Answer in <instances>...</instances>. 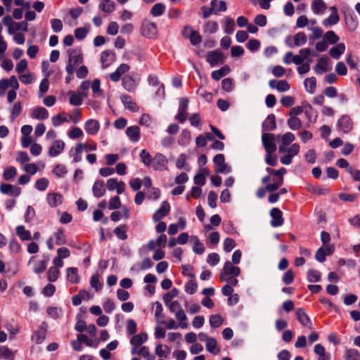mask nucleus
I'll use <instances>...</instances> for the list:
<instances>
[{
    "instance_id": "473e14b6",
    "label": "nucleus",
    "mask_w": 360,
    "mask_h": 360,
    "mask_svg": "<svg viewBox=\"0 0 360 360\" xmlns=\"http://www.w3.org/2000/svg\"><path fill=\"white\" fill-rule=\"evenodd\" d=\"M63 198L62 195L56 193H49L46 198L47 202L51 207H57L60 205L63 202Z\"/></svg>"
},
{
    "instance_id": "dca6fc26",
    "label": "nucleus",
    "mask_w": 360,
    "mask_h": 360,
    "mask_svg": "<svg viewBox=\"0 0 360 360\" xmlns=\"http://www.w3.org/2000/svg\"><path fill=\"white\" fill-rule=\"evenodd\" d=\"M296 316L297 321L303 326L309 329L313 328V324L307 316V313L302 308L297 309L296 311Z\"/></svg>"
},
{
    "instance_id": "052dcab7",
    "label": "nucleus",
    "mask_w": 360,
    "mask_h": 360,
    "mask_svg": "<svg viewBox=\"0 0 360 360\" xmlns=\"http://www.w3.org/2000/svg\"><path fill=\"white\" fill-rule=\"evenodd\" d=\"M17 174V169L15 167L10 166L6 167L3 173V178L6 180H11L13 179Z\"/></svg>"
},
{
    "instance_id": "3c124183",
    "label": "nucleus",
    "mask_w": 360,
    "mask_h": 360,
    "mask_svg": "<svg viewBox=\"0 0 360 360\" xmlns=\"http://www.w3.org/2000/svg\"><path fill=\"white\" fill-rule=\"evenodd\" d=\"M219 29V25L215 21H207L203 28V31L205 33L214 34Z\"/></svg>"
},
{
    "instance_id": "a18cd8bd",
    "label": "nucleus",
    "mask_w": 360,
    "mask_h": 360,
    "mask_svg": "<svg viewBox=\"0 0 360 360\" xmlns=\"http://www.w3.org/2000/svg\"><path fill=\"white\" fill-rule=\"evenodd\" d=\"M205 346L207 350L210 353L217 354L219 352V349L217 348V342L216 339L213 338H210L209 339H207Z\"/></svg>"
},
{
    "instance_id": "c85d7f7f",
    "label": "nucleus",
    "mask_w": 360,
    "mask_h": 360,
    "mask_svg": "<svg viewBox=\"0 0 360 360\" xmlns=\"http://www.w3.org/2000/svg\"><path fill=\"white\" fill-rule=\"evenodd\" d=\"M120 99L126 108L132 111L136 112L139 110V107L132 98L127 95H122Z\"/></svg>"
},
{
    "instance_id": "a211bd4d",
    "label": "nucleus",
    "mask_w": 360,
    "mask_h": 360,
    "mask_svg": "<svg viewBox=\"0 0 360 360\" xmlns=\"http://www.w3.org/2000/svg\"><path fill=\"white\" fill-rule=\"evenodd\" d=\"M330 10L331 11V14L328 18L323 20V25L326 27L335 25L340 21V16L338 13L337 8L332 6L330 8Z\"/></svg>"
},
{
    "instance_id": "49530a36",
    "label": "nucleus",
    "mask_w": 360,
    "mask_h": 360,
    "mask_svg": "<svg viewBox=\"0 0 360 360\" xmlns=\"http://www.w3.org/2000/svg\"><path fill=\"white\" fill-rule=\"evenodd\" d=\"M155 319L159 323H162L164 315L162 314L163 308L159 302H155L153 305Z\"/></svg>"
},
{
    "instance_id": "423d86ee",
    "label": "nucleus",
    "mask_w": 360,
    "mask_h": 360,
    "mask_svg": "<svg viewBox=\"0 0 360 360\" xmlns=\"http://www.w3.org/2000/svg\"><path fill=\"white\" fill-rule=\"evenodd\" d=\"M262 141L266 153L276 152V145L275 143V136L273 134H264L262 136Z\"/></svg>"
},
{
    "instance_id": "864d4df0",
    "label": "nucleus",
    "mask_w": 360,
    "mask_h": 360,
    "mask_svg": "<svg viewBox=\"0 0 360 360\" xmlns=\"http://www.w3.org/2000/svg\"><path fill=\"white\" fill-rule=\"evenodd\" d=\"M165 6L163 4H155L150 10V13L155 17L160 16L165 11Z\"/></svg>"
},
{
    "instance_id": "e433bc0d",
    "label": "nucleus",
    "mask_w": 360,
    "mask_h": 360,
    "mask_svg": "<svg viewBox=\"0 0 360 360\" xmlns=\"http://www.w3.org/2000/svg\"><path fill=\"white\" fill-rule=\"evenodd\" d=\"M68 94L70 95V103L74 106H78L82 105L83 102L82 96H86V94H84L74 91H70Z\"/></svg>"
},
{
    "instance_id": "f03ea898",
    "label": "nucleus",
    "mask_w": 360,
    "mask_h": 360,
    "mask_svg": "<svg viewBox=\"0 0 360 360\" xmlns=\"http://www.w3.org/2000/svg\"><path fill=\"white\" fill-rule=\"evenodd\" d=\"M278 151L283 154L281 158V162L285 165H289L292 163V158L299 153L300 146L297 143H293L288 148L279 146Z\"/></svg>"
},
{
    "instance_id": "6ab92c4d",
    "label": "nucleus",
    "mask_w": 360,
    "mask_h": 360,
    "mask_svg": "<svg viewBox=\"0 0 360 360\" xmlns=\"http://www.w3.org/2000/svg\"><path fill=\"white\" fill-rule=\"evenodd\" d=\"M270 215L272 218L271 225L273 227L281 226L283 224L282 212L278 208H273L270 211Z\"/></svg>"
},
{
    "instance_id": "4468645a",
    "label": "nucleus",
    "mask_w": 360,
    "mask_h": 360,
    "mask_svg": "<svg viewBox=\"0 0 360 360\" xmlns=\"http://www.w3.org/2000/svg\"><path fill=\"white\" fill-rule=\"evenodd\" d=\"M0 191L2 194L17 197L20 195L21 189L20 187L9 184H1L0 185Z\"/></svg>"
},
{
    "instance_id": "7ed1b4c3",
    "label": "nucleus",
    "mask_w": 360,
    "mask_h": 360,
    "mask_svg": "<svg viewBox=\"0 0 360 360\" xmlns=\"http://www.w3.org/2000/svg\"><path fill=\"white\" fill-rule=\"evenodd\" d=\"M240 274V269L238 266H235L229 261L226 262L222 271L220 274V278L221 281H226L230 279L231 277H237Z\"/></svg>"
},
{
    "instance_id": "9d476101",
    "label": "nucleus",
    "mask_w": 360,
    "mask_h": 360,
    "mask_svg": "<svg viewBox=\"0 0 360 360\" xmlns=\"http://www.w3.org/2000/svg\"><path fill=\"white\" fill-rule=\"evenodd\" d=\"M65 147V142L61 139L55 140L50 146L48 154L50 157H56L63 153Z\"/></svg>"
},
{
    "instance_id": "7c9ffc66",
    "label": "nucleus",
    "mask_w": 360,
    "mask_h": 360,
    "mask_svg": "<svg viewBox=\"0 0 360 360\" xmlns=\"http://www.w3.org/2000/svg\"><path fill=\"white\" fill-rule=\"evenodd\" d=\"M98 8L104 13H110L115 10L116 5L111 0H99Z\"/></svg>"
},
{
    "instance_id": "412c9836",
    "label": "nucleus",
    "mask_w": 360,
    "mask_h": 360,
    "mask_svg": "<svg viewBox=\"0 0 360 360\" xmlns=\"http://www.w3.org/2000/svg\"><path fill=\"white\" fill-rule=\"evenodd\" d=\"M100 129V124L98 121L94 119L87 120L84 124V129L89 135H96Z\"/></svg>"
},
{
    "instance_id": "bb28decb",
    "label": "nucleus",
    "mask_w": 360,
    "mask_h": 360,
    "mask_svg": "<svg viewBox=\"0 0 360 360\" xmlns=\"http://www.w3.org/2000/svg\"><path fill=\"white\" fill-rule=\"evenodd\" d=\"M293 38V44H288L290 48H294L296 46H301L304 45L307 41V35L304 32L297 33Z\"/></svg>"
},
{
    "instance_id": "0e129e2a",
    "label": "nucleus",
    "mask_w": 360,
    "mask_h": 360,
    "mask_svg": "<svg viewBox=\"0 0 360 360\" xmlns=\"http://www.w3.org/2000/svg\"><path fill=\"white\" fill-rule=\"evenodd\" d=\"M321 279V274L319 271L310 269L307 273V280L311 283L319 282Z\"/></svg>"
},
{
    "instance_id": "ea45409f",
    "label": "nucleus",
    "mask_w": 360,
    "mask_h": 360,
    "mask_svg": "<svg viewBox=\"0 0 360 360\" xmlns=\"http://www.w3.org/2000/svg\"><path fill=\"white\" fill-rule=\"evenodd\" d=\"M191 241L193 243V251L195 253L202 255L205 252V247L197 236H191Z\"/></svg>"
},
{
    "instance_id": "338daca9",
    "label": "nucleus",
    "mask_w": 360,
    "mask_h": 360,
    "mask_svg": "<svg viewBox=\"0 0 360 360\" xmlns=\"http://www.w3.org/2000/svg\"><path fill=\"white\" fill-rule=\"evenodd\" d=\"M235 29V23L233 18L230 17H226L225 18V25H224V32L226 34H231Z\"/></svg>"
},
{
    "instance_id": "f3484780",
    "label": "nucleus",
    "mask_w": 360,
    "mask_h": 360,
    "mask_svg": "<svg viewBox=\"0 0 360 360\" xmlns=\"http://www.w3.org/2000/svg\"><path fill=\"white\" fill-rule=\"evenodd\" d=\"M139 79L131 75H125L122 78V86L128 91H133L138 84Z\"/></svg>"
},
{
    "instance_id": "680f3d73",
    "label": "nucleus",
    "mask_w": 360,
    "mask_h": 360,
    "mask_svg": "<svg viewBox=\"0 0 360 360\" xmlns=\"http://www.w3.org/2000/svg\"><path fill=\"white\" fill-rule=\"evenodd\" d=\"M302 122L297 117H290L288 120V125L292 130H297L302 127Z\"/></svg>"
},
{
    "instance_id": "c9c22d12",
    "label": "nucleus",
    "mask_w": 360,
    "mask_h": 360,
    "mask_svg": "<svg viewBox=\"0 0 360 360\" xmlns=\"http://www.w3.org/2000/svg\"><path fill=\"white\" fill-rule=\"evenodd\" d=\"M69 117L68 114H67L65 112H63L61 113H59L56 115H54L51 117V122L52 124L55 127H59L62 123L68 122H69Z\"/></svg>"
},
{
    "instance_id": "774afa93",
    "label": "nucleus",
    "mask_w": 360,
    "mask_h": 360,
    "mask_svg": "<svg viewBox=\"0 0 360 360\" xmlns=\"http://www.w3.org/2000/svg\"><path fill=\"white\" fill-rule=\"evenodd\" d=\"M345 358L346 360H360V353L354 349H349L346 352Z\"/></svg>"
},
{
    "instance_id": "f704fd0d",
    "label": "nucleus",
    "mask_w": 360,
    "mask_h": 360,
    "mask_svg": "<svg viewBox=\"0 0 360 360\" xmlns=\"http://www.w3.org/2000/svg\"><path fill=\"white\" fill-rule=\"evenodd\" d=\"M326 8V5L323 0H313L311 3V10L316 15L323 14Z\"/></svg>"
},
{
    "instance_id": "c756f323",
    "label": "nucleus",
    "mask_w": 360,
    "mask_h": 360,
    "mask_svg": "<svg viewBox=\"0 0 360 360\" xmlns=\"http://www.w3.org/2000/svg\"><path fill=\"white\" fill-rule=\"evenodd\" d=\"M114 54L109 51H105L101 53V63L103 68H108L114 60Z\"/></svg>"
},
{
    "instance_id": "4d7b16f0",
    "label": "nucleus",
    "mask_w": 360,
    "mask_h": 360,
    "mask_svg": "<svg viewBox=\"0 0 360 360\" xmlns=\"http://www.w3.org/2000/svg\"><path fill=\"white\" fill-rule=\"evenodd\" d=\"M60 275V270L56 267H50L47 271V278L49 282H55Z\"/></svg>"
},
{
    "instance_id": "bf43d9fd",
    "label": "nucleus",
    "mask_w": 360,
    "mask_h": 360,
    "mask_svg": "<svg viewBox=\"0 0 360 360\" xmlns=\"http://www.w3.org/2000/svg\"><path fill=\"white\" fill-rule=\"evenodd\" d=\"M0 357L6 360H13V352L6 347H0Z\"/></svg>"
},
{
    "instance_id": "5701e85b",
    "label": "nucleus",
    "mask_w": 360,
    "mask_h": 360,
    "mask_svg": "<svg viewBox=\"0 0 360 360\" xmlns=\"http://www.w3.org/2000/svg\"><path fill=\"white\" fill-rule=\"evenodd\" d=\"M31 117L38 120H44L49 117V112L45 108L37 107L32 110Z\"/></svg>"
},
{
    "instance_id": "4be33fe9",
    "label": "nucleus",
    "mask_w": 360,
    "mask_h": 360,
    "mask_svg": "<svg viewBox=\"0 0 360 360\" xmlns=\"http://www.w3.org/2000/svg\"><path fill=\"white\" fill-rule=\"evenodd\" d=\"M209 175V171L206 167H200L193 178V181L198 186H204L206 183V176Z\"/></svg>"
},
{
    "instance_id": "6e6d98bb",
    "label": "nucleus",
    "mask_w": 360,
    "mask_h": 360,
    "mask_svg": "<svg viewBox=\"0 0 360 360\" xmlns=\"http://www.w3.org/2000/svg\"><path fill=\"white\" fill-rule=\"evenodd\" d=\"M114 233L116 237L120 240H124L127 238V226L125 225L116 227L114 230Z\"/></svg>"
},
{
    "instance_id": "f257e3e1",
    "label": "nucleus",
    "mask_w": 360,
    "mask_h": 360,
    "mask_svg": "<svg viewBox=\"0 0 360 360\" xmlns=\"http://www.w3.org/2000/svg\"><path fill=\"white\" fill-rule=\"evenodd\" d=\"M68 61L65 68L66 72L72 75L76 66L83 62V53L80 48H75L68 50Z\"/></svg>"
},
{
    "instance_id": "a19ab883",
    "label": "nucleus",
    "mask_w": 360,
    "mask_h": 360,
    "mask_svg": "<svg viewBox=\"0 0 360 360\" xmlns=\"http://www.w3.org/2000/svg\"><path fill=\"white\" fill-rule=\"evenodd\" d=\"M211 8L215 14L220 11H225L227 8L226 2L221 0H212L211 1Z\"/></svg>"
},
{
    "instance_id": "79ce46f5",
    "label": "nucleus",
    "mask_w": 360,
    "mask_h": 360,
    "mask_svg": "<svg viewBox=\"0 0 360 360\" xmlns=\"http://www.w3.org/2000/svg\"><path fill=\"white\" fill-rule=\"evenodd\" d=\"M15 231L16 235L22 240H30L32 238L30 231L26 230L24 226H18Z\"/></svg>"
},
{
    "instance_id": "09e8293b",
    "label": "nucleus",
    "mask_w": 360,
    "mask_h": 360,
    "mask_svg": "<svg viewBox=\"0 0 360 360\" xmlns=\"http://www.w3.org/2000/svg\"><path fill=\"white\" fill-rule=\"evenodd\" d=\"M345 22L348 30L351 32L355 31L359 25L358 20L354 15L346 16Z\"/></svg>"
},
{
    "instance_id": "a878e982",
    "label": "nucleus",
    "mask_w": 360,
    "mask_h": 360,
    "mask_svg": "<svg viewBox=\"0 0 360 360\" xmlns=\"http://www.w3.org/2000/svg\"><path fill=\"white\" fill-rule=\"evenodd\" d=\"M122 217L126 219L130 217L129 210L126 206H122L121 211H115L110 214V219L113 221H118Z\"/></svg>"
},
{
    "instance_id": "f8f14e48",
    "label": "nucleus",
    "mask_w": 360,
    "mask_h": 360,
    "mask_svg": "<svg viewBox=\"0 0 360 360\" xmlns=\"http://www.w3.org/2000/svg\"><path fill=\"white\" fill-rule=\"evenodd\" d=\"M207 61L212 67L222 63L224 62L223 53L219 50L210 51L207 55Z\"/></svg>"
},
{
    "instance_id": "393cba45",
    "label": "nucleus",
    "mask_w": 360,
    "mask_h": 360,
    "mask_svg": "<svg viewBox=\"0 0 360 360\" xmlns=\"http://www.w3.org/2000/svg\"><path fill=\"white\" fill-rule=\"evenodd\" d=\"M126 134L132 142H138L141 138L140 128L138 126H131L126 130Z\"/></svg>"
},
{
    "instance_id": "8fccbe9b",
    "label": "nucleus",
    "mask_w": 360,
    "mask_h": 360,
    "mask_svg": "<svg viewBox=\"0 0 360 360\" xmlns=\"http://www.w3.org/2000/svg\"><path fill=\"white\" fill-rule=\"evenodd\" d=\"M230 72L229 66L225 65L221 69L214 70L212 72V78L214 80H219L221 77L226 75Z\"/></svg>"
},
{
    "instance_id": "2eb2a0df",
    "label": "nucleus",
    "mask_w": 360,
    "mask_h": 360,
    "mask_svg": "<svg viewBox=\"0 0 360 360\" xmlns=\"http://www.w3.org/2000/svg\"><path fill=\"white\" fill-rule=\"evenodd\" d=\"M333 250L334 248L332 245H326L318 249L315 255V258L317 261L323 262L326 260V256L331 255Z\"/></svg>"
},
{
    "instance_id": "39448f33",
    "label": "nucleus",
    "mask_w": 360,
    "mask_h": 360,
    "mask_svg": "<svg viewBox=\"0 0 360 360\" xmlns=\"http://www.w3.org/2000/svg\"><path fill=\"white\" fill-rule=\"evenodd\" d=\"M49 259H37L35 256L31 257L28 262L29 265H32V271L36 274H42L47 267Z\"/></svg>"
},
{
    "instance_id": "72a5a7b5",
    "label": "nucleus",
    "mask_w": 360,
    "mask_h": 360,
    "mask_svg": "<svg viewBox=\"0 0 360 360\" xmlns=\"http://www.w3.org/2000/svg\"><path fill=\"white\" fill-rule=\"evenodd\" d=\"M345 51V46L343 43H339L329 51L330 56L334 59H339Z\"/></svg>"
},
{
    "instance_id": "20e7f679",
    "label": "nucleus",
    "mask_w": 360,
    "mask_h": 360,
    "mask_svg": "<svg viewBox=\"0 0 360 360\" xmlns=\"http://www.w3.org/2000/svg\"><path fill=\"white\" fill-rule=\"evenodd\" d=\"M213 162L215 167V172L227 174L231 172V167L225 162L223 154H217L214 157Z\"/></svg>"
},
{
    "instance_id": "37998d69",
    "label": "nucleus",
    "mask_w": 360,
    "mask_h": 360,
    "mask_svg": "<svg viewBox=\"0 0 360 360\" xmlns=\"http://www.w3.org/2000/svg\"><path fill=\"white\" fill-rule=\"evenodd\" d=\"M155 354L158 357L166 358L170 353V349L165 345H157L155 349Z\"/></svg>"
},
{
    "instance_id": "13d9d810",
    "label": "nucleus",
    "mask_w": 360,
    "mask_h": 360,
    "mask_svg": "<svg viewBox=\"0 0 360 360\" xmlns=\"http://www.w3.org/2000/svg\"><path fill=\"white\" fill-rule=\"evenodd\" d=\"M324 39L328 44H335L338 43L340 38L333 31L330 30L326 32Z\"/></svg>"
},
{
    "instance_id": "ddd939ff",
    "label": "nucleus",
    "mask_w": 360,
    "mask_h": 360,
    "mask_svg": "<svg viewBox=\"0 0 360 360\" xmlns=\"http://www.w3.org/2000/svg\"><path fill=\"white\" fill-rule=\"evenodd\" d=\"M338 127L344 133L350 131L353 128V122L350 117L347 115H342L338 121Z\"/></svg>"
},
{
    "instance_id": "cd10ccee",
    "label": "nucleus",
    "mask_w": 360,
    "mask_h": 360,
    "mask_svg": "<svg viewBox=\"0 0 360 360\" xmlns=\"http://www.w3.org/2000/svg\"><path fill=\"white\" fill-rule=\"evenodd\" d=\"M66 277L68 281L73 284L78 283L80 281L78 270L75 267H69L66 269Z\"/></svg>"
},
{
    "instance_id": "de8ad7c7",
    "label": "nucleus",
    "mask_w": 360,
    "mask_h": 360,
    "mask_svg": "<svg viewBox=\"0 0 360 360\" xmlns=\"http://www.w3.org/2000/svg\"><path fill=\"white\" fill-rule=\"evenodd\" d=\"M278 138L281 139V142L279 146L284 147L289 146L295 139V135L291 132H286L283 136H278Z\"/></svg>"
},
{
    "instance_id": "603ef678",
    "label": "nucleus",
    "mask_w": 360,
    "mask_h": 360,
    "mask_svg": "<svg viewBox=\"0 0 360 360\" xmlns=\"http://www.w3.org/2000/svg\"><path fill=\"white\" fill-rule=\"evenodd\" d=\"M46 311L49 316L54 319H58L63 316V310L58 307H49Z\"/></svg>"
},
{
    "instance_id": "b1692460",
    "label": "nucleus",
    "mask_w": 360,
    "mask_h": 360,
    "mask_svg": "<svg viewBox=\"0 0 360 360\" xmlns=\"http://www.w3.org/2000/svg\"><path fill=\"white\" fill-rule=\"evenodd\" d=\"M329 62V59L326 56H323L320 58L316 65L314 66V71L317 74H322L323 72H327L328 70V64Z\"/></svg>"
},
{
    "instance_id": "0eeeda50",
    "label": "nucleus",
    "mask_w": 360,
    "mask_h": 360,
    "mask_svg": "<svg viewBox=\"0 0 360 360\" xmlns=\"http://www.w3.org/2000/svg\"><path fill=\"white\" fill-rule=\"evenodd\" d=\"M168 160L166 156L162 153H157L152 161V167L158 171H163L167 169Z\"/></svg>"
},
{
    "instance_id": "6e6552de",
    "label": "nucleus",
    "mask_w": 360,
    "mask_h": 360,
    "mask_svg": "<svg viewBox=\"0 0 360 360\" xmlns=\"http://www.w3.org/2000/svg\"><path fill=\"white\" fill-rule=\"evenodd\" d=\"M141 32L146 37L149 39L155 37L158 33L156 24L150 21L144 22L142 25Z\"/></svg>"
},
{
    "instance_id": "9b49d317",
    "label": "nucleus",
    "mask_w": 360,
    "mask_h": 360,
    "mask_svg": "<svg viewBox=\"0 0 360 360\" xmlns=\"http://www.w3.org/2000/svg\"><path fill=\"white\" fill-rule=\"evenodd\" d=\"M188 105V99L187 98H180L178 114L176 115L175 119L181 123L184 122L186 120Z\"/></svg>"
},
{
    "instance_id": "5fc2aeb1",
    "label": "nucleus",
    "mask_w": 360,
    "mask_h": 360,
    "mask_svg": "<svg viewBox=\"0 0 360 360\" xmlns=\"http://www.w3.org/2000/svg\"><path fill=\"white\" fill-rule=\"evenodd\" d=\"M46 338V333H44V329H38L36 330L34 334L32 335V340L35 342L37 344H41L44 340Z\"/></svg>"
},
{
    "instance_id": "4c0bfd02",
    "label": "nucleus",
    "mask_w": 360,
    "mask_h": 360,
    "mask_svg": "<svg viewBox=\"0 0 360 360\" xmlns=\"http://www.w3.org/2000/svg\"><path fill=\"white\" fill-rule=\"evenodd\" d=\"M105 193L104 182L101 180L96 181L93 186V193L96 198L103 196Z\"/></svg>"
},
{
    "instance_id": "c03bdc74",
    "label": "nucleus",
    "mask_w": 360,
    "mask_h": 360,
    "mask_svg": "<svg viewBox=\"0 0 360 360\" xmlns=\"http://www.w3.org/2000/svg\"><path fill=\"white\" fill-rule=\"evenodd\" d=\"M304 86L305 90L312 94L315 92V89L316 87V78L312 77L309 78H307L304 82Z\"/></svg>"
},
{
    "instance_id": "1a4fd4ad",
    "label": "nucleus",
    "mask_w": 360,
    "mask_h": 360,
    "mask_svg": "<svg viewBox=\"0 0 360 360\" xmlns=\"http://www.w3.org/2000/svg\"><path fill=\"white\" fill-rule=\"evenodd\" d=\"M84 150V145L82 143H77L74 147L71 148L68 155L72 159L73 162H79L82 160V153Z\"/></svg>"
},
{
    "instance_id": "e2e57ef3",
    "label": "nucleus",
    "mask_w": 360,
    "mask_h": 360,
    "mask_svg": "<svg viewBox=\"0 0 360 360\" xmlns=\"http://www.w3.org/2000/svg\"><path fill=\"white\" fill-rule=\"evenodd\" d=\"M68 136L71 139L82 138L84 136L82 130L79 127H73L68 132Z\"/></svg>"
},
{
    "instance_id": "69168bd1",
    "label": "nucleus",
    "mask_w": 360,
    "mask_h": 360,
    "mask_svg": "<svg viewBox=\"0 0 360 360\" xmlns=\"http://www.w3.org/2000/svg\"><path fill=\"white\" fill-rule=\"evenodd\" d=\"M101 276L98 274H94L90 279V285L96 291H98L102 288V284L100 283Z\"/></svg>"
},
{
    "instance_id": "aec40b11",
    "label": "nucleus",
    "mask_w": 360,
    "mask_h": 360,
    "mask_svg": "<svg viewBox=\"0 0 360 360\" xmlns=\"http://www.w3.org/2000/svg\"><path fill=\"white\" fill-rule=\"evenodd\" d=\"M170 211L169 204L165 201L162 202L161 207L158 210L153 216V219L155 221H160L162 218L167 216Z\"/></svg>"
},
{
    "instance_id": "58836bf2",
    "label": "nucleus",
    "mask_w": 360,
    "mask_h": 360,
    "mask_svg": "<svg viewBox=\"0 0 360 360\" xmlns=\"http://www.w3.org/2000/svg\"><path fill=\"white\" fill-rule=\"evenodd\" d=\"M148 340V335L146 333H141L138 335H134L131 340L130 343L134 346H141L142 344Z\"/></svg>"
},
{
    "instance_id": "2f4dec72",
    "label": "nucleus",
    "mask_w": 360,
    "mask_h": 360,
    "mask_svg": "<svg viewBox=\"0 0 360 360\" xmlns=\"http://www.w3.org/2000/svg\"><path fill=\"white\" fill-rule=\"evenodd\" d=\"M264 131H273L276 128V117L274 114L269 115L262 123Z\"/></svg>"
}]
</instances>
